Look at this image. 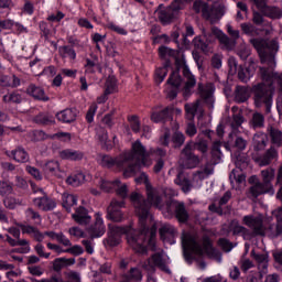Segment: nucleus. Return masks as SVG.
<instances>
[{"instance_id": "nucleus-1", "label": "nucleus", "mask_w": 282, "mask_h": 282, "mask_svg": "<svg viewBox=\"0 0 282 282\" xmlns=\"http://www.w3.org/2000/svg\"><path fill=\"white\" fill-rule=\"evenodd\" d=\"M140 229H132L131 226L120 227L108 225V237L104 240L110 248L120 246L122 235H126L128 246L139 254H147V246H153L155 235H158V226L153 224L151 228L147 226V220L142 225L139 220Z\"/></svg>"}, {"instance_id": "nucleus-2", "label": "nucleus", "mask_w": 282, "mask_h": 282, "mask_svg": "<svg viewBox=\"0 0 282 282\" xmlns=\"http://www.w3.org/2000/svg\"><path fill=\"white\" fill-rule=\"evenodd\" d=\"M183 257L189 265L193 264V261L198 262V268L200 270H206V262L199 261L197 257H203L206 254L208 259H215L220 263L221 261V251L213 247V240L208 235H204L202 238V243L197 241V237L193 234L183 231L181 235Z\"/></svg>"}, {"instance_id": "nucleus-3", "label": "nucleus", "mask_w": 282, "mask_h": 282, "mask_svg": "<svg viewBox=\"0 0 282 282\" xmlns=\"http://www.w3.org/2000/svg\"><path fill=\"white\" fill-rule=\"evenodd\" d=\"M250 43L257 50L261 63L269 65V67H260L261 79L273 87L274 83H276L280 91H282V76L274 73V65H276L274 58L279 52V42L276 40L251 39Z\"/></svg>"}, {"instance_id": "nucleus-4", "label": "nucleus", "mask_w": 282, "mask_h": 282, "mask_svg": "<svg viewBox=\"0 0 282 282\" xmlns=\"http://www.w3.org/2000/svg\"><path fill=\"white\" fill-rule=\"evenodd\" d=\"M135 182H143V184H145L148 198H144V196L138 192H132L130 195V202L133 204L134 213L140 224L144 226V221L153 219L151 207L155 206V208H162V197L153 193V186H151L149 176L145 173H141L140 177L135 178Z\"/></svg>"}, {"instance_id": "nucleus-5", "label": "nucleus", "mask_w": 282, "mask_h": 282, "mask_svg": "<svg viewBox=\"0 0 282 282\" xmlns=\"http://www.w3.org/2000/svg\"><path fill=\"white\" fill-rule=\"evenodd\" d=\"M282 209L276 215V224L269 225L267 228L263 227L262 216H245L242 221L248 228L252 229L253 237H269L270 239H276L282 235Z\"/></svg>"}, {"instance_id": "nucleus-6", "label": "nucleus", "mask_w": 282, "mask_h": 282, "mask_svg": "<svg viewBox=\"0 0 282 282\" xmlns=\"http://www.w3.org/2000/svg\"><path fill=\"white\" fill-rule=\"evenodd\" d=\"M274 86L264 80L254 84L251 87V94L256 107H263L264 105L265 113H270L272 111V100L274 98Z\"/></svg>"}, {"instance_id": "nucleus-7", "label": "nucleus", "mask_w": 282, "mask_h": 282, "mask_svg": "<svg viewBox=\"0 0 282 282\" xmlns=\"http://www.w3.org/2000/svg\"><path fill=\"white\" fill-rule=\"evenodd\" d=\"M262 182L251 185L247 191L248 199L251 202H257L260 195H265V193H271L274 195V187H272V180H274V170L268 169L261 172Z\"/></svg>"}, {"instance_id": "nucleus-8", "label": "nucleus", "mask_w": 282, "mask_h": 282, "mask_svg": "<svg viewBox=\"0 0 282 282\" xmlns=\"http://www.w3.org/2000/svg\"><path fill=\"white\" fill-rule=\"evenodd\" d=\"M185 117L188 120L185 132L186 135L193 138V135L197 134V127L195 126V115H198V118H204V106H202V99H197L192 104H185Z\"/></svg>"}, {"instance_id": "nucleus-9", "label": "nucleus", "mask_w": 282, "mask_h": 282, "mask_svg": "<svg viewBox=\"0 0 282 282\" xmlns=\"http://www.w3.org/2000/svg\"><path fill=\"white\" fill-rule=\"evenodd\" d=\"M141 268H143L148 274H154L156 268L161 270V272H165V274H171L169 258L164 256L163 251L155 252L145 261L141 262Z\"/></svg>"}, {"instance_id": "nucleus-10", "label": "nucleus", "mask_w": 282, "mask_h": 282, "mask_svg": "<svg viewBox=\"0 0 282 282\" xmlns=\"http://www.w3.org/2000/svg\"><path fill=\"white\" fill-rule=\"evenodd\" d=\"M165 206L166 213H169V215H173L178 224H186L191 218V215L188 214V209H186V204H184V202L170 199L166 202Z\"/></svg>"}, {"instance_id": "nucleus-11", "label": "nucleus", "mask_w": 282, "mask_h": 282, "mask_svg": "<svg viewBox=\"0 0 282 282\" xmlns=\"http://www.w3.org/2000/svg\"><path fill=\"white\" fill-rule=\"evenodd\" d=\"M193 141H189L180 153L178 164L181 169H196V166H199V155L193 153Z\"/></svg>"}, {"instance_id": "nucleus-12", "label": "nucleus", "mask_w": 282, "mask_h": 282, "mask_svg": "<svg viewBox=\"0 0 282 282\" xmlns=\"http://www.w3.org/2000/svg\"><path fill=\"white\" fill-rule=\"evenodd\" d=\"M115 166L117 169H126L123 171V177H131L138 171V164L133 161V156L129 152L115 158Z\"/></svg>"}, {"instance_id": "nucleus-13", "label": "nucleus", "mask_w": 282, "mask_h": 282, "mask_svg": "<svg viewBox=\"0 0 282 282\" xmlns=\"http://www.w3.org/2000/svg\"><path fill=\"white\" fill-rule=\"evenodd\" d=\"M197 89L203 102L207 105L209 111H213L215 109V85L213 83L206 85L199 83Z\"/></svg>"}, {"instance_id": "nucleus-14", "label": "nucleus", "mask_w": 282, "mask_h": 282, "mask_svg": "<svg viewBox=\"0 0 282 282\" xmlns=\"http://www.w3.org/2000/svg\"><path fill=\"white\" fill-rule=\"evenodd\" d=\"M128 153L131 154L132 160L134 161V164H137V166H140V164H147V160H149V155H151V153L147 151V148L142 145V142H140V140L132 143L131 152Z\"/></svg>"}, {"instance_id": "nucleus-15", "label": "nucleus", "mask_w": 282, "mask_h": 282, "mask_svg": "<svg viewBox=\"0 0 282 282\" xmlns=\"http://www.w3.org/2000/svg\"><path fill=\"white\" fill-rule=\"evenodd\" d=\"M122 207H124V200L113 198L107 208L108 219L117 224L122 221L124 219V214L120 210Z\"/></svg>"}, {"instance_id": "nucleus-16", "label": "nucleus", "mask_w": 282, "mask_h": 282, "mask_svg": "<svg viewBox=\"0 0 282 282\" xmlns=\"http://www.w3.org/2000/svg\"><path fill=\"white\" fill-rule=\"evenodd\" d=\"M182 10V4L173 1L170 7L159 11V21L162 25H169L175 19V14Z\"/></svg>"}, {"instance_id": "nucleus-17", "label": "nucleus", "mask_w": 282, "mask_h": 282, "mask_svg": "<svg viewBox=\"0 0 282 282\" xmlns=\"http://www.w3.org/2000/svg\"><path fill=\"white\" fill-rule=\"evenodd\" d=\"M275 160H279V150L275 145H271L261 156L256 159V162L259 166H270Z\"/></svg>"}, {"instance_id": "nucleus-18", "label": "nucleus", "mask_w": 282, "mask_h": 282, "mask_svg": "<svg viewBox=\"0 0 282 282\" xmlns=\"http://www.w3.org/2000/svg\"><path fill=\"white\" fill-rule=\"evenodd\" d=\"M215 37L219 41L221 45V50H226L227 52H232L237 47V41L232 40L225 33H223L219 29H214Z\"/></svg>"}, {"instance_id": "nucleus-19", "label": "nucleus", "mask_w": 282, "mask_h": 282, "mask_svg": "<svg viewBox=\"0 0 282 282\" xmlns=\"http://www.w3.org/2000/svg\"><path fill=\"white\" fill-rule=\"evenodd\" d=\"M86 230L88 235H90L91 239H96L105 235V223H102L100 214H96L95 223L90 225Z\"/></svg>"}, {"instance_id": "nucleus-20", "label": "nucleus", "mask_w": 282, "mask_h": 282, "mask_svg": "<svg viewBox=\"0 0 282 282\" xmlns=\"http://www.w3.org/2000/svg\"><path fill=\"white\" fill-rule=\"evenodd\" d=\"M167 85L174 87L167 93V98H170V100H175V98H177V91L182 86V76H180L177 72H172L167 79Z\"/></svg>"}, {"instance_id": "nucleus-21", "label": "nucleus", "mask_w": 282, "mask_h": 282, "mask_svg": "<svg viewBox=\"0 0 282 282\" xmlns=\"http://www.w3.org/2000/svg\"><path fill=\"white\" fill-rule=\"evenodd\" d=\"M174 183L181 187L183 193H191V191L193 189V183L191 182V178L188 177V173H186L184 171H180L177 173L176 178L174 180Z\"/></svg>"}, {"instance_id": "nucleus-22", "label": "nucleus", "mask_w": 282, "mask_h": 282, "mask_svg": "<svg viewBox=\"0 0 282 282\" xmlns=\"http://www.w3.org/2000/svg\"><path fill=\"white\" fill-rule=\"evenodd\" d=\"M183 76L186 79L183 87V94L184 96H191V90L195 87V85H197V79H195V75L191 73L188 66L184 67Z\"/></svg>"}, {"instance_id": "nucleus-23", "label": "nucleus", "mask_w": 282, "mask_h": 282, "mask_svg": "<svg viewBox=\"0 0 282 282\" xmlns=\"http://www.w3.org/2000/svg\"><path fill=\"white\" fill-rule=\"evenodd\" d=\"M173 111L174 108L172 106H167L161 111L152 112L151 120L153 122H169V120H173Z\"/></svg>"}, {"instance_id": "nucleus-24", "label": "nucleus", "mask_w": 282, "mask_h": 282, "mask_svg": "<svg viewBox=\"0 0 282 282\" xmlns=\"http://www.w3.org/2000/svg\"><path fill=\"white\" fill-rule=\"evenodd\" d=\"M72 218L79 226H87V224L91 223V216H89V212L87 208L79 206L76 212L72 215Z\"/></svg>"}, {"instance_id": "nucleus-25", "label": "nucleus", "mask_w": 282, "mask_h": 282, "mask_svg": "<svg viewBox=\"0 0 282 282\" xmlns=\"http://www.w3.org/2000/svg\"><path fill=\"white\" fill-rule=\"evenodd\" d=\"M221 17H224V9L221 7H210L207 4V14H204L203 19L210 21V23H217Z\"/></svg>"}, {"instance_id": "nucleus-26", "label": "nucleus", "mask_w": 282, "mask_h": 282, "mask_svg": "<svg viewBox=\"0 0 282 282\" xmlns=\"http://www.w3.org/2000/svg\"><path fill=\"white\" fill-rule=\"evenodd\" d=\"M250 94H252L250 87L236 86L235 102H238V105H241L242 102H248V100H250Z\"/></svg>"}, {"instance_id": "nucleus-27", "label": "nucleus", "mask_w": 282, "mask_h": 282, "mask_svg": "<svg viewBox=\"0 0 282 282\" xmlns=\"http://www.w3.org/2000/svg\"><path fill=\"white\" fill-rule=\"evenodd\" d=\"M77 116H78V110H76V108H67L56 113L57 120H59V122H66V123L75 122Z\"/></svg>"}, {"instance_id": "nucleus-28", "label": "nucleus", "mask_w": 282, "mask_h": 282, "mask_svg": "<svg viewBox=\"0 0 282 282\" xmlns=\"http://www.w3.org/2000/svg\"><path fill=\"white\" fill-rule=\"evenodd\" d=\"M26 94L29 96H32V98H34V100H42L43 102H47V100H50V97H47L45 95V90H43V88L37 87L34 84H31L28 88H26Z\"/></svg>"}, {"instance_id": "nucleus-29", "label": "nucleus", "mask_w": 282, "mask_h": 282, "mask_svg": "<svg viewBox=\"0 0 282 282\" xmlns=\"http://www.w3.org/2000/svg\"><path fill=\"white\" fill-rule=\"evenodd\" d=\"M9 158H13L15 162H20L21 164H25V162H30V154L22 147H18L15 150L10 153L7 152Z\"/></svg>"}, {"instance_id": "nucleus-30", "label": "nucleus", "mask_w": 282, "mask_h": 282, "mask_svg": "<svg viewBox=\"0 0 282 282\" xmlns=\"http://www.w3.org/2000/svg\"><path fill=\"white\" fill-rule=\"evenodd\" d=\"M33 204L44 212L54 210V208H56V203L47 196L33 199Z\"/></svg>"}, {"instance_id": "nucleus-31", "label": "nucleus", "mask_w": 282, "mask_h": 282, "mask_svg": "<svg viewBox=\"0 0 282 282\" xmlns=\"http://www.w3.org/2000/svg\"><path fill=\"white\" fill-rule=\"evenodd\" d=\"M230 228L232 230V235H240L243 237V239H250V237H254L251 230L239 225V221L237 220H231Z\"/></svg>"}, {"instance_id": "nucleus-32", "label": "nucleus", "mask_w": 282, "mask_h": 282, "mask_svg": "<svg viewBox=\"0 0 282 282\" xmlns=\"http://www.w3.org/2000/svg\"><path fill=\"white\" fill-rule=\"evenodd\" d=\"M160 237L163 241L166 239H175L177 235V229L173 225L165 224L159 229Z\"/></svg>"}, {"instance_id": "nucleus-33", "label": "nucleus", "mask_w": 282, "mask_h": 282, "mask_svg": "<svg viewBox=\"0 0 282 282\" xmlns=\"http://www.w3.org/2000/svg\"><path fill=\"white\" fill-rule=\"evenodd\" d=\"M21 85V79L17 77V75H0V87H11L14 89V87H19Z\"/></svg>"}, {"instance_id": "nucleus-34", "label": "nucleus", "mask_w": 282, "mask_h": 282, "mask_svg": "<svg viewBox=\"0 0 282 282\" xmlns=\"http://www.w3.org/2000/svg\"><path fill=\"white\" fill-rule=\"evenodd\" d=\"M221 142L216 141L213 143L212 145V150H210V162H208L209 164H212V166H216V164H219V162H221Z\"/></svg>"}, {"instance_id": "nucleus-35", "label": "nucleus", "mask_w": 282, "mask_h": 282, "mask_svg": "<svg viewBox=\"0 0 282 282\" xmlns=\"http://www.w3.org/2000/svg\"><path fill=\"white\" fill-rule=\"evenodd\" d=\"M194 47H196V50H200L203 54H213V45L210 42L200 36L194 39Z\"/></svg>"}, {"instance_id": "nucleus-36", "label": "nucleus", "mask_w": 282, "mask_h": 282, "mask_svg": "<svg viewBox=\"0 0 282 282\" xmlns=\"http://www.w3.org/2000/svg\"><path fill=\"white\" fill-rule=\"evenodd\" d=\"M261 14L268 19H282V10L279 7L267 6L262 9Z\"/></svg>"}, {"instance_id": "nucleus-37", "label": "nucleus", "mask_w": 282, "mask_h": 282, "mask_svg": "<svg viewBox=\"0 0 282 282\" xmlns=\"http://www.w3.org/2000/svg\"><path fill=\"white\" fill-rule=\"evenodd\" d=\"M59 156L62 158V160H72L74 162H78L83 160V158H85V153L67 149L59 152Z\"/></svg>"}, {"instance_id": "nucleus-38", "label": "nucleus", "mask_w": 282, "mask_h": 282, "mask_svg": "<svg viewBox=\"0 0 282 282\" xmlns=\"http://www.w3.org/2000/svg\"><path fill=\"white\" fill-rule=\"evenodd\" d=\"M76 263V259L70 258H57L53 261V270L54 272H61L63 268H67V265H74Z\"/></svg>"}, {"instance_id": "nucleus-39", "label": "nucleus", "mask_w": 282, "mask_h": 282, "mask_svg": "<svg viewBox=\"0 0 282 282\" xmlns=\"http://www.w3.org/2000/svg\"><path fill=\"white\" fill-rule=\"evenodd\" d=\"M249 124L252 129H263L265 127V116L261 112H253Z\"/></svg>"}, {"instance_id": "nucleus-40", "label": "nucleus", "mask_w": 282, "mask_h": 282, "mask_svg": "<svg viewBox=\"0 0 282 282\" xmlns=\"http://www.w3.org/2000/svg\"><path fill=\"white\" fill-rule=\"evenodd\" d=\"M269 137L271 138V144L275 147H282V131L273 126L268 128Z\"/></svg>"}, {"instance_id": "nucleus-41", "label": "nucleus", "mask_w": 282, "mask_h": 282, "mask_svg": "<svg viewBox=\"0 0 282 282\" xmlns=\"http://www.w3.org/2000/svg\"><path fill=\"white\" fill-rule=\"evenodd\" d=\"M215 173V165L210 163H206L200 171H197L194 174V177H197L198 180H206V177H210Z\"/></svg>"}, {"instance_id": "nucleus-42", "label": "nucleus", "mask_w": 282, "mask_h": 282, "mask_svg": "<svg viewBox=\"0 0 282 282\" xmlns=\"http://www.w3.org/2000/svg\"><path fill=\"white\" fill-rule=\"evenodd\" d=\"M265 147H268V139L263 134H254L253 135V150L259 152V151H264Z\"/></svg>"}, {"instance_id": "nucleus-43", "label": "nucleus", "mask_w": 282, "mask_h": 282, "mask_svg": "<svg viewBox=\"0 0 282 282\" xmlns=\"http://www.w3.org/2000/svg\"><path fill=\"white\" fill-rule=\"evenodd\" d=\"M99 186L104 193H113L116 191L117 186H120V180H115V181H105L101 180L99 183Z\"/></svg>"}, {"instance_id": "nucleus-44", "label": "nucleus", "mask_w": 282, "mask_h": 282, "mask_svg": "<svg viewBox=\"0 0 282 282\" xmlns=\"http://www.w3.org/2000/svg\"><path fill=\"white\" fill-rule=\"evenodd\" d=\"M192 144L194 151L196 149L197 151L203 153V155H206V153H208V141H206L205 139L197 137L196 141H192Z\"/></svg>"}, {"instance_id": "nucleus-45", "label": "nucleus", "mask_w": 282, "mask_h": 282, "mask_svg": "<svg viewBox=\"0 0 282 282\" xmlns=\"http://www.w3.org/2000/svg\"><path fill=\"white\" fill-rule=\"evenodd\" d=\"M33 122H35V124L43 126L54 124V117L52 115L41 112L34 117Z\"/></svg>"}, {"instance_id": "nucleus-46", "label": "nucleus", "mask_w": 282, "mask_h": 282, "mask_svg": "<svg viewBox=\"0 0 282 282\" xmlns=\"http://www.w3.org/2000/svg\"><path fill=\"white\" fill-rule=\"evenodd\" d=\"M78 198L72 194H64L63 196V207L67 210V213L72 212V206H76Z\"/></svg>"}, {"instance_id": "nucleus-47", "label": "nucleus", "mask_w": 282, "mask_h": 282, "mask_svg": "<svg viewBox=\"0 0 282 282\" xmlns=\"http://www.w3.org/2000/svg\"><path fill=\"white\" fill-rule=\"evenodd\" d=\"M2 100L3 102H14L15 105H21V102H23V97H21V94L13 91L4 95Z\"/></svg>"}, {"instance_id": "nucleus-48", "label": "nucleus", "mask_w": 282, "mask_h": 282, "mask_svg": "<svg viewBox=\"0 0 282 282\" xmlns=\"http://www.w3.org/2000/svg\"><path fill=\"white\" fill-rule=\"evenodd\" d=\"M193 10L196 14H199V12H202L204 17V14H208V2L196 0L193 3Z\"/></svg>"}, {"instance_id": "nucleus-49", "label": "nucleus", "mask_w": 282, "mask_h": 282, "mask_svg": "<svg viewBox=\"0 0 282 282\" xmlns=\"http://www.w3.org/2000/svg\"><path fill=\"white\" fill-rule=\"evenodd\" d=\"M172 142L174 144V149H182L184 142H186V137L184 133L176 131L172 135Z\"/></svg>"}, {"instance_id": "nucleus-50", "label": "nucleus", "mask_w": 282, "mask_h": 282, "mask_svg": "<svg viewBox=\"0 0 282 282\" xmlns=\"http://www.w3.org/2000/svg\"><path fill=\"white\" fill-rule=\"evenodd\" d=\"M66 182L70 185V186H80V184L85 183V174L83 173H78L75 174L73 176H68L66 178Z\"/></svg>"}, {"instance_id": "nucleus-51", "label": "nucleus", "mask_w": 282, "mask_h": 282, "mask_svg": "<svg viewBox=\"0 0 282 282\" xmlns=\"http://www.w3.org/2000/svg\"><path fill=\"white\" fill-rule=\"evenodd\" d=\"M118 80L116 79V76L109 75L106 80V95H111L113 91H116Z\"/></svg>"}, {"instance_id": "nucleus-52", "label": "nucleus", "mask_w": 282, "mask_h": 282, "mask_svg": "<svg viewBox=\"0 0 282 282\" xmlns=\"http://www.w3.org/2000/svg\"><path fill=\"white\" fill-rule=\"evenodd\" d=\"M159 56L160 58H166L167 56L170 58H175L177 56V51L169 48L167 46H161L159 47Z\"/></svg>"}, {"instance_id": "nucleus-53", "label": "nucleus", "mask_w": 282, "mask_h": 282, "mask_svg": "<svg viewBox=\"0 0 282 282\" xmlns=\"http://www.w3.org/2000/svg\"><path fill=\"white\" fill-rule=\"evenodd\" d=\"M12 184L8 181H0V195L1 197H6L8 195H12Z\"/></svg>"}, {"instance_id": "nucleus-54", "label": "nucleus", "mask_w": 282, "mask_h": 282, "mask_svg": "<svg viewBox=\"0 0 282 282\" xmlns=\"http://www.w3.org/2000/svg\"><path fill=\"white\" fill-rule=\"evenodd\" d=\"M238 78L241 83H248L250 80V68L245 66H239Z\"/></svg>"}, {"instance_id": "nucleus-55", "label": "nucleus", "mask_w": 282, "mask_h": 282, "mask_svg": "<svg viewBox=\"0 0 282 282\" xmlns=\"http://www.w3.org/2000/svg\"><path fill=\"white\" fill-rule=\"evenodd\" d=\"M98 138L104 149H111V141H109V135L106 130L101 129Z\"/></svg>"}, {"instance_id": "nucleus-56", "label": "nucleus", "mask_w": 282, "mask_h": 282, "mask_svg": "<svg viewBox=\"0 0 282 282\" xmlns=\"http://www.w3.org/2000/svg\"><path fill=\"white\" fill-rule=\"evenodd\" d=\"M40 30H41L42 36H44L45 41H50V39L52 36V25L47 24V22H41Z\"/></svg>"}, {"instance_id": "nucleus-57", "label": "nucleus", "mask_w": 282, "mask_h": 282, "mask_svg": "<svg viewBox=\"0 0 282 282\" xmlns=\"http://www.w3.org/2000/svg\"><path fill=\"white\" fill-rule=\"evenodd\" d=\"M44 173H56V171H59V164L57 161H48L43 165Z\"/></svg>"}, {"instance_id": "nucleus-58", "label": "nucleus", "mask_w": 282, "mask_h": 282, "mask_svg": "<svg viewBox=\"0 0 282 282\" xmlns=\"http://www.w3.org/2000/svg\"><path fill=\"white\" fill-rule=\"evenodd\" d=\"M251 257L257 261V263H262L263 268L268 265V254L267 253H257L254 250L251 251Z\"/></svg>"}, {"instance_id": "nucleus-59", "label": "nucleus", "mask_w": 282, "mask_h": 282, "mask_svg": "<svg viewBox=\"0 0 282 282\" xmlns=\"http://www.w3.org/2000/svg\"><path fill=\"white\" fill-rule=\"evenodd\" d=\"M127 279L128 281H142V271L138 268H131Z\"/></svg>"}, {"instance_id": "nucleus-60", "label": "nucleus", "mask_w": 282, "mask_h": 282, "mask_svg": "<svg viewBox=\"0 0 282 282\" xmlns=\"http://www.w3.org/2000/svg\"><path fill=\"white\" fill-rule=\"evenodd\" d=\"M100 164H101V166H106L107 169H111L112 166H116V158L113 159L110 155L102 154Z\"/></svg>"}, {"instance_id": "nucleus-61", "label": "nucleus", "mask_w": 282, "mask_h": 282, "mask_svg": "<svg viewBox=\"0 0 282 282\" xmlns=\"http://www.w3.org/2000/svg\"><path fill=\"white\" fill-rule=\"evenodd\" d=\"M218 246L221 248V250L224 252H230V250H232V248H235L232 242H230V240H228L226 238L218 239Z\"/></svg>"}, {"instance_id": "nucleus-62", "label": "nucleus", "mask_w": 282, "mask_h": 282, "mask_svg": "<svg viewBox=\"0 0 282 282\" xmlns=\"http://www.w3.org/2000/svg\"><path fill=\"white\" fill-rule=\"evenodd\" d=\"M115 191L118 197H121V199H127V197H129V188L127 187V184H119V186H117Z\"/></svg>"}, {"instance_id": "nucleus-63", "label": "nucleus", "mask_w": 282, "mask_h": 282, "mask_svg": "<svg viewBox=\"0 0 282 282\" xmlns=\"http://www.w3.org/2000/svg\"><path fill=\"white\" fill-rule=\"evenodd\" d=\"M241 31L243 34H247L248 36H252L254 34L257 28L252 23H242L240 24Z\"/></svg>"}, {"instance_id": "nucleus-64", "label": "nucleus", "mask_w": 282, "mask_h": 282, "mask_svg": "<svg viewBox=\"0 0 282 282\" xmlns=\"http://www.w3.org/2000/svg\"><path fill=\"white\" fill-rule=\"evenodd\" d=\"M31 282H65L61 275L53 274L50 279L36 280L35 278H30Z\"/></svg>"}]
</instances>
